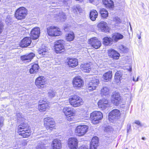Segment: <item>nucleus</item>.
<instances>
[{
  "label": "nucleus",
  "instance_id": "obj_1",
  "mask_svg": "<svg viewBox=\"0 0 149 149\" xmlns=\"http://www.w3.org/2000/svg\"><path fill=\"white\" fill-rule=\"evenodd\" d=\"M17 129L19 134L23 138L28 137L31 134V130L27 124L21 123L18 126Z\"/></svg>",
  "mask_w": 149,
  "mask_h": 149
},
{
  "label": "nucleus",
  "instance_id": "obj_2",
  "mask_svg": "<svg viewBox=\"0 0 149 149\" xmlns=\"http://www.w3.org/2000/svg\"><path fill=\"white\" fill-rule=\"evenodd\" d=\"M47 32L48 35L51 36L56 37L62 34V32L58 27L52 26L47 27Z\"/></svg>",
  "mask_w": 149,
  "mask_h": 149
},
{
  "label": "nucleus",
  "instance_id": "obj_3",
  "mask_svg": "<svg viewBox=\"0 0 149 149\" xmlns=\"http://www.w3.org/2000/svg\"><path fill=\"white\" fill-rule=\"evenodd\" d=\"M69 102L71 105L74 107H77L83 104L84 102L79 96L74 95L70 96L69 99Z\"/></svg>",
  "mask_w": 149,
  "mask_h": 149
},
{
  "label": "nucleus",
  "instance_id": "obj_4",
  "mask_svg": "<svg viewBox=\"0 0 149 149\" xmlns=\"http://www.w3.org/2000/svg\"><path fill=\"white\" fill-rule=\"evenodd\" d=\"M27 12V10L25 8L20 7L15 11V17L17 19L22 20L25 18Z\"/></svg>",
  "mask_w": 149,
  "mask_h": 149
},
{
  "label": "nucleus",
  "instance_id": "obj_5",
  "mask_svg": "<svg viewBox=\"0 0 149 149\" xmlns=\"http://www.w3.org/2000/svg\"><path fill=\"white\" fill-rule=\"evenodd\" d=\"M102 118V114L100 111H95L90 114V118L93 124L98 123Z\"/></svg>",
  "mask_w": 149,
  "mask_h": 149
},
{
  "label": "nucleus",
  "instance_id": "obj_6",
  "mask_svg": "<svg viewBox=\"0 0 149 149\" xmlns=\"http://www.w3.org/2000/svg\"><path fill=\"white\" fill-rule=\"evenodd\" d=\"M88 129V126L86 125H78L75 129V134L79 136H84L87 132Z\"/></svg>",
  "mask_w": 149,
  "mask_h": 149
},
{
  "label": "nucleus",
  "instance_id": "obj_7",
  "mask_svg": "<svg viewBox=\"0 0 149 149\" xmlns=\"http://www.w3.org/2000/svg\"><path fill=\"white\" fill-rule=\"evenodd\" d=\"M44 123L45 126L47 130H52L54 128L55 126V123L54 119L50 117L45 118Z\"/></svg>",
  "mask_w": 149,
  "mask_h": 149
},
{
  "label": "nucleus",
  "instance_id": "obj_8",
  "mask_svg": "<svg viewBox=\"0 0 149 149\" xmlns=\"http://www.w3.org/2000/svg\"><path fill=\"white\" fill-rule=\"evenodd\" d=\"M99 83V80L97 77H93L88 84V90L90 91L95 90Z\"/></svg>",
  "mask_w": 149,
  "mask_h": 149
},
{
  "label": "nucleus",
  "instance_id": "obj_9",
  "mask_svg": "<svg viewBox=\"0 0 149 149\" xmlns=\"http://www.w3.org/2000/svg\"><path fill=\"white\" fill-rule=\"evenodd\" d=\"M65 41L63 40H58L54 43L55 52L58 53L63 51L64 49Z\"/></svg>",
  "mask_w": 149,
  "mask_h": 149
},
{
  "label": "nucleus",
  "instance_id": "obj_10",
  "mask_svg": "<svg viewBox=\"0 0 149 149\" xmlns=\"http://www.w3.org/2000/svg\"><path fill=\"white\" fill-rule=\"evenodd\" d=\"M78 141L76 138L71 137L68 140V146L70 149H77Z\"/></svg>",
  "mask_w": 149,
  "mask_h": 149
},
{
  "label": "nucleus",
  "instance_id": "obj_11",
  "mask_svg": "<svg viewBox=\"0 0 149 149\" xmlns=\"http://www.w3.org/2000/svg\"><path fill=\"white\" fill-rule=\"evenodd\" d=\"M46 79L44 77L42 76L38 77L35 80V84L39 88L44 87V86L46 84Z\"/></svg>",
  "mask_w": 149,
  "mask_h": 149
},
{
  "label": "nucleus",
  "instance_id": "obj_12",
  "mask_svg": "<svg viewBox=\"0 0 149 149\" xmlns=\"http://www.w3.org/2000/svg\"><path fill=\"white\" fill-rule=\"evenodd\" d=\"M73 85L74 88H79L83 86L84 81L80 77H77L73 80Z\"/></svg>",
  "mask_w": 149,
  "mask_h": 149
},
{
  "label": "nucleus",
  "instance_id": "obj_13",
  "mask_svg": "<svg viewBox=\"0 0 149 149\" xmlns=\"http://www.w3.org/2000/svg\"><path fill=\"white\" fill-rule=\"evenodd\" d=\"M88 43L92 47L96 49L99 48L101 45V42L96 38L90 39L88 41Z\"/></svg>",
  "mask_w": 149,
  "mask_h": 149
},
{
  "label": "nucleus",
  "instance_id": "obj_14",
  "mask_svg": "<svg viewBox=\"0 0 149 149\" xmlns=\"http://www.w3.org/2000/svg\"><path fill=\"white\" fill-rule=\"evenodd\" d=\"M53 16L55 19L61 21H64L66 19V15L62 11H58L55 13L54 14Z\"/></svg>",
  "mask_w": 149,
  "mask_h": 149
},
{
  "label": "nucleus",
  "instance_id": "obj_15",
  "mask_svg": "<svg viewBox=\"0 0 149 149\" xmlns=\"http://www.w3.org/2000/svg\"><path fill=\"white\" fill-rule=\"evenodd\" d=\"M98 105L100 108L104 109L109 106L108 100L105 98L101 99L98 101Z\"/></svg>",
  "mask_w": 149,
  "mask_h": 149
},
{
  "label": "nucleus",
  "instance_id": "obj_16",
  "mask_svg": "<svg viewBox=\"0 0 149 149\" xmlns=\"http://www.w3.org/2000/svg\"><path fill=\"white\" fill-rule=\"evenodd\" d=\"M120 115V111L117 109H115L110 112L109 115V120H113L117 119Z\"/></svg>",
  "mask_w": 149,
  "mask_h": 149
},
{
  "label": "nucleus",
  "instance_id": "obj_17",
  "mask_svg": "<svg viewBox=\"0 0 149 149\" xmlns=\"http://www.w3.org/2000/svg\"><path fill=\"white\" fill-rule=\"evenodd\" d=\"M111 100L112 103L116 105L120 104L121 102L120 94L118 93H114L112 97Z\"/></svg>",
  "mask_w": 149,
  "mask_h": 149
},
{
  "label": "nucleus",
  "instance_id": "obj_18",
  "mask_svg": "<svg viewBox=\"0 0 149 149\" xmlns=\"http://www.w3.org/2000/svg\"><path fill=\"white\" fill-rule=\"evenodd\" d=\"M63 111L65 115L67 116H72L75 114L74 110L73 109L69 107H64Z\"/></svg>",
  "mask_w": 149,
  "mask_h": 149
},
{
  "label": "nucleus",
  "instance_id": "obj_19",
  "mask_svg": "<svg viewBox=\"0 0 149 149\" xmlns=\"http://www.w3.org/2000/svg\"><path fill=\"white\" fill-rule=\"evenodd\" d=\"M40 29L38 27H35L31 31V36L33 39H37L40 33Z\"/></svg>",
  "mask_w": 149,
  "mask_h": 149
},
{
  "label": "nucleus",
  "instance_id": "obj_20",
  "mask_svg": "<svg viewBox=\"0 0 149 149\" xmlns=\"http://www.w3.org/2000/svg\"><path fill=\"white\" fill-rule=\"evenodd\" d=\"M108 53V56L114 59H118L119 58L120 54L114 49H109Z\"/></svg>",
  "mask_w": 149,
  "mask_h": 149
},
{
  "label": "nucleus",
  "instance_id": "obj_21",
  "mask_svg": "<svg viewBox=\"0 0 149 149\" xmlns=\"http://www.w3.org/2000/svg\"><path fill=\"white\" fill-rule=\"evenodd\" d=\"M52 149H61L62 147L61 141L58 139H54L52 144Z\"/></svg>",
  "mask_w": 149,
  "mask_h": 149
},
{
  "label": "nucleus",
  "instance_id": "obj_22",
  "mask_svg": "<svg viewBox=\"0 0 149 149\" xmlns=\"http://www.w3.org/2000/svg\"><path fill=\"white\" fill-rule=\"evenodd\" d=\"M97 27L102 31L107 32L108 31L109 27L107 24L105 22L102 21L97 25Z\"/></svg>",
  "mask_w": 149,
  "mask_h": 149
},
{
  "label": "nucleus",
  "instance_id": "obj_23",
  "mask_svg": "<svg viewBox=\"0 0 149 149\" xmlns=\"http://www.w3.org/2000/svg\"><path fill=\"white\" fill-rule=\"evenodd\" d=\"M35 56V54L33 53H30L28 54H26L20 56V59L24 61L29 62Z\"/></svg>",
  "mask_w": 149,
  "mask_h": 149
},
{
  "label": "nucleus",
  "instance_id": "obj_24",
  "mask_svg": "<svg viewBox=\"0 0 149 149\" xmlns=\"http://www.w3.org/2000/svg\"><path fill=\"white\" fill-rule=\"evenodd\" d=\"M31 38L26 37L24 38L21 41L20 45L22 47H26L29 45L31 43Z\"/></svg>",
  "mask_w": 149,
  "mask_h": 149
},
{
  "label": "nucleus",
  "instance_id": "obj_25",
  "mask_svg": "<svg viewBox=\"0 0 149 149\" xmlns=\"http://www.w3.org/2000/svg\"><path fill=\"white\" fill-rule=\"evenodd\" d=\"M98 139L97 137H93L91 142L90 149H96L98 145Z\"/></svg>",
  "mask_w": 149,
  "mask_h": 149
},
{
  "label": "nucleus",
  "instance_id": "obj_26",
  "mask_svg": "<svg viewBox=\"0 0 149 149\" xmlns=\"http://www.w3.org/2000/svg\"><path fill=\"white\" fill-rule=\"evenodd\" d=\"M40 101V102L42 103L38 105V110L40 111L41 112L45 111V109L46 108H48L49 107L48 103L46 102L45 101H43V102H41V100Z\"/></svg>",
  "mask_w": 149,
  "mask_h": 149
},
{
  "label": "nucleus",
  "instance_id": "obj_27",
  "mask_svg": "<svg viewBox=\"0 0 149 149\" xmlns=\"http://www.w3.org/2000/svg\"><path fill=\"white\" fill-rule=\"evenodd\" d=\"M102 2L105 6L107 8L112 9L114 7L113 2L111 0H103Z\"/></svg>",
  "mask_w": 149,
  "mask_h": 149
},
{
  "label": "nucleus",
  "instance_id": "obj_28",
  "mask_svg": "<svg viewBox=\"0 0 149 149\" xmlns=\"http://www.w3.org/2000/svg\"><path fill=\"white\" fill-rule=\"evenodd\" d=\"M78 64L77 60L76 58H70L68 62V64L70 67L74 68Z\"/></svg>",
  "mask_w": 149,
  "mask_h": 149
},
{
  "label": "nucleus",
  "instance_id": "obj_29",
  "mask_svg": "<svg viewBox=\"0 0 149 149\" xmlns=\"http://www.w3.org/2000/svg\"><path fill=\"white\" fill-rule=\"evenodd\" d=\"M81 69L83 72L88 73L91 70V68L89 63H86L81 65Z\"/></svg>",
  "mask_w": 149,
  "mask_h": 149
},
{
  "label": "nucleus",
  "instance_id": "obj_30",
  "mask_svg": "<svg viewBox=\"0 0 149 149\" xmlns=\"http://www.w3.org/2000/svg\"><path fill=\"white\" fill-rule=\"evenodd\" d=\"M110 93L109 88L107 86H103L101 89L100 94L102 96H107Z\"/></svg>",
  "mask_w": 149,
  "mask_h": 149
},
{
  "label": "nucleus",
  "instance_id": "obj_31",
  "mask_svg": "<svg viewBox=\"0 0 149 149\" xmlns=\"http://www.w3.org/2000/svg\"><path fill=\"white\" fill-rule=\"evenodd\" d=\"M104 79L106 81H109L111 79L112 75V71H109L104 74L103 75Z\"/></svg>",
  "mask_w": 149,
  "mask_h": 149
},
{
  "label": "nucleus",
  "instance_id": "obj_32",
  "mask_svg": "<svg viewBox=\"0 0 149 149\" xmlns=\"http://www.w3.org/2000/svg\"><path fill=\"white\" fill-rule=\"evenodd\" d=\"M123 38V36L121 34L118 33H115L113 34L112 37L113 40L116 42L118 40L122 39Z\"/></svg>",
  "mask_w": 149,
  "mask_h": 149
},
{
  "label": "nucleus",
  "instance_id": "obj_33",
  "mask_svg": "<svg viewBox=\"0 0 149 149\" xmlns=\"http://www.w3.org/2000/svg\"><path fill=\"white\" fill-rule=\"evenodd\" d=\"M97 15L98 13L96 10H93L91 11L90 17L92 21H95L97 17Z\"/></svg>",
  "mask_w": 149,
  "mask_h": 149
},
{
  "label": "nucleus",
  "instance_id": "obj_34",
  "mask_svg": "<svg viewBox=\"0 0 149 149\" xmlns=\"http://www.w3.org/2000/svg\"><path fill=\"white\" fill-rule=\"evenodd\" d=\"M113 40L112 38L106 37L103 39V44L106 45H111L113 42Z\"/></svg>",
  "mask_w": 149,
  "mask_h": 149
},
{
  "label": "nucleus",
  "instance_id": "obj_35",
  "mask_svg": "<svg viewBox=\"0 0 149 149\" xmlns=\"http://www.w3.org/2000/svg\"><path fill=\"white\" fill-rule=\"evenodd\" d=\"M74 35L73 32H70L66 34L65 39L68 41H71L73 40L74 38Z\"/></svg>",
  "mask_w": 149,
  "mask_h": 149
},
{
  "label": "nucleus",
  "instance_id": "obj_36",
  "mask_svg": "<svg viewBox=\"0 0 149 149\" xmlns=\"http://www.w3.org/2000/svg\"><path fill=\"white\" fill-rule=\"evenodd\" d=\"M39 67L37 64H34L32 66V68L30 70L31 74H33L38 72Z\"/></svg>",
  "mask_w": 149,
  "mask_h": 149
},
{
  "label": "nucleus",
  "instance_id": "obj_37",
  "mask_svg": "<svg viewBox=\"0 0 149 149\" xmlns=\"http://www.w3.org/2000/svg\"><path fill=\"white\" fill-rule=\"evenodd\" d=\"M100 12L101 16L104 18H106L108 16V13L104 8H102L100 10Z\"/></svg>",
  "mask_w": 149,
  "mask_h": 149
},
{
  "label": "nucleus",
  "instance_id": "obj_38",
  "mask_svg": "<svg viewBox=\"0 0 149 149\" xmlns=\"http://www.w3.org/2000/svg\"><path fill=\"white\" fill-rule=\"evenodd\" d=\"M121 77V75L119 72H117L116 73L115 75V79L116 82L117 83H119L120 82Z\"/></svg>",
  "mask_w": 149,
  "mask_h": 149
},
{
  "label": "nucleus",
  "instance_id": "obj_39",
  "mask_svg": "<svg viewBox=\"0 0 149 149\" xmlns=\"http://www.w3.org/2000/svg\"><path fill=\"white\" fill-rule=\"evenodd\" d=\"M56 92L53 90H50L49 91L48 93V96L49 98H52L55 97L56 95Z\"/></svg>",
  "mask_w": 149,
  "mask_h": 149
},
{
  "label": "nucleus",
  "instance_id": "obj_40",
  "mask_svg": "<svg viewBox=\"0 0 149 149\" xmlns=\"http://www.w3.org/2000/svg\"><path fill=\"white\" fill-rule=\"evenodd\" d=\"M119 48L121 51L123 53H127L129 51V49L128 48L123 45H119Z\"/></svg>",
  "mask_w": 149,
  "mask_h": 149
},
{
  "label": "nucleus",
  "instance_id": "obj_41",
  "mask_svg": "<svg viewBox=\"0 0 149 149\" xmlns=\"http://www.w3.org/2000/svg\"><path fill=\"white\" fill-rule=\"evenodd\" d=\"M36 149H47V147L43 143L40 142L36 146Z\"/></svg>",
  "mask_w": 149,
  "mask_h": 149
},
{
  "label": "nucleus",
  "instance_id": "obj_42",
  "mask_svg": "<svg viewBox=\"0 0 149 149\" xmlns=\"http://www.w3.org/2000/svg\"><path fill=\"white\" fill-rule=\"evenodd\" d=\"M39 54L45 55L47 54L48 52V50L46 49H39L38 51Z\"/></svg>",
  "mask_w": 149,
  "mask_h": 149
},
{
  "label": "nucleus",
  "instance_id": "obj_43",
  "mask_svg": "<svg viewBox=\"0 0 149 149\" xmlns=\"http://www.w3.org/2000/svg\"><path fill=\"white\" fill-rule=\"evenodd\" d=\"M113 20L116 25H118L121 22L120 19L118 17L114 18Z\"/></svg>",
  "mask_w": 149,
  "mask_h": 149
},
{
  "label": "nucleus",
  "instance_id": "obj_44",
  "mask_svg": "<svg viewBox=\"0 0 149 149\" xmlns=\"http://www.w3.org/2000/svg\"><path fill=\"white\" fill-rule=\"evenodd\" d=\"M27 142L26 141H24L22 142L20 144V146H18V147L19 148H21V146H26L27 144Z\"/></svg>",
  "mask_w": 149,
  "mask_h": 149
},
{
  "label": "nucleus",
  "instance_id": "obj_45",
  "mask_svg": "<svg viewBox=\"0 0 149 149\" xmlns=\"http://www.w3.org/2000/svg\"><path fill=\"white\" fill-rule=\"evenodd\" d=\"M72 11L74 14H76L79 11V8L77 7H73L72 8Z\"/></svg>",
  "mask_w": 149,
  "mask_h": 149
},
{
  "label": "nucleus",
  "instance_id": "obj_46",
  "mask_svg": "<svg viewBox=\"0 0 149 149\" xmlns=\"http://www.w3.org/2000/svg\"><path fill=\"white\" fill-rule=\"evenodd\" d=\"M3 25L1 22L0 21V34L3 31Z\"/></svg>",
  "mask_w": 149,
  "mask_h": 149
},
{
  "label": "nucleus",
  "instance_id": "obj_47",
  "mask_svg": "<svg viewBox=\"0 0 149 149\" xmlns=\"http://www.w3.org/2000/svg\"><path fill=\"white\" fill-rule=\"evenodd\" d=\"M79 149H89V147L88 146L82 145L80 147Z\"/></svg>",
  "mask_w": 149,
  "mask_h": 149
},
{
  "label": "nucleus",
  "instance_id": "obj_48",
  "mask_svg": "<svg viewBox=\"0 0 149 149\" xmlns=\"http://www.w3.org/2000/svg\"><path fill=\"white\" fill-rule=\"evenodd\" d=\"M3 119L2 118H0V127H1L3 125Z\"/></svg>",
  "mask_w": 149,
  "mask_h": 149
},
{
  "label": "nucleus",
  "instance_id": "obj_49",
  "mask_svg": "<svg viewBox=\"0 0 149 149\" xmlns=\"http://www.w3.org/2000/svg\"><path fill=\"white\" fill-rule=\"evenodd\" d=\"M11 16L8 15L7 16L6 19V21L7 22H8L11 20Z\"/></svg>",
  "mask_w": 149,
  "mask_h": 149
},
{
  "label": "nucleus",
  "instance_id": "obj_50",
  "mask_svg": "<svg viewBox=\"0 0 149 149\" xmlns=\"http://www.w3.org/2000/svg\"><path fill=\"white\" fill-rule=\"evenodd\" d=\"M70 0H58L59 1L64 4H66Z\"/></svg>",
  "mask_w": 149,
  "mask_h": 149
},
{
  "label": "nucleus",
  "instance_id": "obj_51",
  "mask_svg": "<svg viewBox=\"0 0 149 149\" xmlns=\"http://www.w3.org/2000/svg\"><path fill=\"white\" fill-rule=\"evenodd\" d=\"M87 118H88V117L82 116V118H81L80 120L82 121H84L85 120L87 119Z\"/></svg>",
  "mask_w": 149,
  "mask_h": 149
},
{
  "label": "nucleus",
  "instance_id": "obj_52",
  "mask_svg": "<svg viewBox=\"0 0 149 149\" xmlns=\"http://www.w3.org/2000/svg\"><path fill=\"white\" fill-rule=\"evenodd\" d=\"M137 125H139L141 126H142V125L140 122L139 120H135L134 122Z\"/></svg>",
  "mask_w": 149,
  "mask_h": 149
},
{
  "label": "nucleus",
  "instance_id": "obj_53",
  "mask_svg": "<svg viewBox=\"0 0 149 149\" xmlns=\"http://www.w3.org/2000/svg\"><path fill=\"white\" fill-rule=\"evenodd\" d=\"M71 116H67V119L69 121H71L73 120V118L71 117Z\"/></svg>",
  "mask_w": 149,
  "mask_h": 149
},
{
  "label": "nucleus",
  "instance_id": "obj_54",
  "mask_svg": "<svg viewBox=\"0 0 149 149\" xmlns=\"http://www.w3.org/2000/svg\"><path fill=\"white\" fill-rule=\"evenodd\" d=\"M17 116L18 120H19V118H21L22 117L20 113H18L17 114Z\"/></svg>",
  "mask_w": 149,
  "mask_h": 149
},
{
  "label": "nucleus",
  "instance_id": "obj_55",
  "mask_svg": "<svg viewBox=\"0 0 149 149\" xmlns=\"http://www.w3.org/2000/svg\"><path fill=\"white\" fill-rule=\"evenodd\" d=\"M131 128V125H127V132H129V130Z\"/></svg>",
  "mask_w": 149,
  "mask_h": 149
},
{
  "label": "nucleus",
  "instance_id": "obj_56",
  "mask_svg": "<svg viewBox=\"0 0 149 149\" xmlns=\"http://www.w3.org/2000/svg\"><path fill=\"white\" fill-rule=\"evenodd\" d=\"M141 32L139 35L138 34H137V36L139 39H140L141 38Z\"/></svg>",
  "mask_w": 149,
  "mask_h": 149
},
{
  "label": "nucleus",
  "instance_id": "obj_57",
  "mask_svg": "<svg viewBox=\"0 0 149 149\" xmlns=\"http://www.w3.org/2000/svg\"><path fill=\"white\" fill-rule=\"evenodd\" d=\"M95 0H89V2L91 3H93Z\"/></svg>",
  "mask_w": 149,
  "mask_h": 149
},
{
  "label": "nucleus",
  "instance_id": "obj_58",
  "mask_svg": "<svg viewBox=\"0 0 149 149\" xmlns=\"http://www.w3.org/2000/svg\"><path fill=\"white\" fill-rule=\"evenodd\" d=\"M76 1H78L79 2H82L84 1V0H75Z\"/></svg>",
  "mask_w": 149,
  "mask_h": 149
},
{
  "label": "nucleus",
  "instance_id": "obj_59",
  "mask_svg": "<svg viewBox=\"0 0 149 149\" xmlns=\"http://www.w3.org/2000/svg\"><path fill=\"white\" fill-rule=\"evenodd\" d=\"M130 71H132V67L130 66Z\"/></svg>",
  "mask_w": 149,
  "mask_h": 149
},
{
  "label": "nucleus",
  "instance_id": "obj_60",
  "mask_svg": "<svg viewBox=\"0 0 149 149\" xmlns=\"http://www.w3.org/2000/svg\"><path fill=\"white\" fill-rule=\"evenodd\" d=\"M139 79V77H138L137 78V79L136 80V81H138V79Z\"/></svg>",
  "mask_w": 149,
  "mask_h": 149
},
{
  "label": "nucleus",
  "instance_id": "obj_61",
  "mask_svg": "<svg viewBox=\"0 0 149 149\" xmlns=\"http://www.w3.org/2000/svg\"><path fill=\"white\" fill-rule=\"evenodd\" d=\"M142 140H145V137H142Z\"/></svg>",
  "mask_w": 149,
  "mask_h": 149
},
{
  "label": "nucleus",
  "instance_id": "obj_62",
  "mask_svg": "<svg viewBox=\"0 0 149 149\" xmlns=\"http://www.w3.org/2000/svg\"><path fill=\"white\" fill-rule=\"evenodd\" d=\"M133 80L134 81H136V80H135L134 78L133 77Z\"/></svg>",
  "mask_w": 149,
  "mask_h": 149
},
{
  "label": "nucleus",
  "instance_id": "obj_63",
  "mask_svg": "<svg viewBox=\"0 0 149 149\" xmlns=\"http://www.w3.org/2000/svg\"><path fill=\"white\" fill-rule=\"evenodd\" d=\"M130 29H131V30H132V27H131V26L130 25Z\"/></svg>",
  "mask_w": 149,
  "mask_h": 149
},
{
  "label": "nucleus",
  "instance_id": "obj_64",
  "mask_svg": "<svg viewBox=\"0 0 149 149\" xmlns=\"http://www.w3.org/2000/svg\"><path fill=\"white\" fill-rule=\"evenodd\" d=\"M126 90H127V91H128V89H126Z\"/></svg>",
  "mask_w": 149,
  "mask_h": 149
}]
</instances>
